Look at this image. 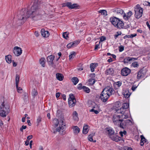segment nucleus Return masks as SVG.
Returning <instances> with one entry per match:
<instances>
[{
    "instance_id": "f257e3e1",
    "label": "nucleus",
    "mask_w": 150,
    "mask_h": 150,
    "mask_svg": "<svg viewBox=\"0 0 150 150\" xmlns=\"http://www.w3.org/2000/svg\"><path fill=\"white\" fill-rule=\"evenodd\" d=\"M39 5L38 0H35L31 9L28 11L25 8L22 9L18 16L17 25L19 26L23 24L28 18L30 17L35 20H38V17L39 14Z\"/></svg>"
},
{
    "instance_id": "f03ea898",
    "label": "nucleus",
    "mask_w": 150,
    "mask_h": 150,
    "mask_svg": "<svg viewBox=\"0 0 150 150\" xmlns=\"http://www.w3.org/2000/svg\"><path fill=\"white\" fill-rule=\"evenodd\" d=\"M115 91L113 88L110 87L105 88L101 93L100 98L104 102H106L110 96L115 93Z\"/></svg>"
},
{
    "instance_id": "7ed1b4c3",
    "label": "nucleus",
    "mask_w": 150,
    "mask_h": 150,
    "mask_svg": "<svg viewBox=\"0 0 150 150\" xmlns=\"http://www.w3.org/2000/svg\"><path fill=\"white\" fill-rule=\"evenodd\" d=\"M10 106L4 101L0 102V116L5 117L10 112Z\"/></svg>"
},
{
    "instance_id": "20e7f679",
    "label": "nucleus",
    "mask_w": 150,
    "mask_h": 150,
    "mask_svg": "<svg viewBox=\"0 0 150 150\" xmlns=\"http://www.w3.org/2000/svg\"><path fill=\"white\" fill-rule=\"evenodd\" d=\"M110 21L113 25L118 28L121 29L123 27V23L118 18L115 17H112L110 18Z\"/></svg>"
},
{
    "instance_id": "39448f33",
    "label": "nucleus",
    "mask_w": 150,
    "mask_h": 150,
    "mask_svg": "<svg viewBox=\"0 0 150 150\" xmlns=\"http://www.w3.org/2000/svg\"><path fill=\"white\" fill-rule=\"evenodd\" d=\"M134 8L135 17L137 19L140 18L142 16L143 9L138 4H137Z\"/></svg>"
},
{
    "instance_id": "423d86ee",
    "label": "nucleus",
    "mask_w": 150,
    "mask_h": 150,
    "mask_svg": "<svg viewBox=\"0 0 150 150\" xmlns=\"http://www.w3.org/2000/svg\"><path fill=\"white\" fill-rule=\"evenodd\" d=\"M66 124L64 122L63 120H61L60 121L59 126L57 128L56 130L57 132H59L62 135L64 134L65 132V127Z\"/></svg>"
},
{
    "instance_id": "0eeeda50",
    "label": "nucleus",
    "mask_w": 150,
    "mask_h": 150,
    "mask_svg": "<svg viewBox=\"0 0 150 150\" xmlns=\"http://www.w3.org/2000/svg\"><path fill=\"white\" fill-rule=\"evenodd\" d=\"M76 100L73 94H69V97L68 99V104L70 107L74 106L76 104Z\"/></svg>"
},
{
    "instance_id": "6e6552de",
    "label": "nucleus",
    "mask_w": 150,
    "mask_h": 150,
    "mask_svg": "<svg viewBox=\"0 0 150 150\" xmlns=\"http://www.w3.org/2000/svg\"><path fill=\"white\" fill-rule=\"evenodd\" d=\"M63 6H67L70 9H72L74 8H79V6L76 4H72L70 2H67L63 3L62 4Z\"/></svg>"
},
{
    "instance_id": "1a4fd4ad",
    "label": "nucleus",
    "mask_w": 150,
    "mask_h": 150,
    "mask_svg": "<svg viewBox=\"0 0 150 150\" xmlns=\"http://www.w3.org/2000/svg\"><path fill=\"white\" fill-rule=\"evenodd\" d=\"M120 115H113L112 120L115 125H119L120 122H122L123 120L121 119Z\"/></svg>"
},
{
    "instance_id": "9d476101",
    "label": "nucleus",
    "mask_w": 150,
    "mask_h": 150,
    "mask_svg": "<svg viewBox=\"0 0 150 150\" xmlns=\"http://www.w3.org/2000/svg\"><path fill=\"white\" fill-rule=\"evenodd\" d=\"M13 52L16 56H18L22 54V50L20 47L15 46L13 48Z\"/></svg>"
},
{
    "instance_id": "9b49d317",
    "label": "nucleus",
    "mask_w": 150,
    "mask_h": 150,
    "mask_svg": "<svg viewBox=\"0 0 150 150\" xmlns=\"http://www.w3.org/2000/svg\"><path fill=\"white\" fill-rule=\"evenodd\" d=\"M131 72V70L127 67L122 69L121 71V74L123 76H126Z\"/></svg>"
},
{
    "instance_id": "f8f14e48",
    "label": "nucleus",
    "mask_w": 150,
    "mask_h": 150,
    "mask_svg": "<svg viewBox=\"0 0 150 150\" xmlns=\"http://www.w3.org/2000/svg\"><path fill=\"white\" fill-rule=\"evenodd\" d=\"M145 71L143 69L140 70L138 72L137 78L139 79L144 77L145 74Z\"/></svg>"
},
{
    "instance_id": "ddd939ff",
    "label": "nucleus",
    "mask_w": 150,
    "mask_h": 150,
    "mask_svg": "<svg viewBox=\"0 0 150 150\" xmlns=\"http://www.w3.org/2000/svg\"><path fill=\"white\" fill-rule=\"evenodd\" d=\"M106 132L108 134V135L110 137L111 136L115 134L114 130L111 127H109L106 128Z\"/></svg>"
},
{
    "instance_id": "4468645a",
    "label": "nucleus",
    "mask_w": 150,
    "mask_h": 150,
    "mask_svg": "<svg viewBox=\"0 0 150 150\" xmlns=\"http://www.w3.org/2000/svg\"><path fill=\"white\" fill-rule=\"evenodd\" d=\"M137 59V58L134 57H126L124 59L123 62L125 63L130 62H131L136 60Z\"/></svg>"
},
{
    "instance_id": "2eb2a0df",
    "label": "nucleus",
    "mask_w": 150,
    "mask_h": 150,
    "mask_svg": "<svg viewBox=\"0 0 150 150\" xmlns=\"http://www.w3.org/2000/svg\"><path fill=\"white\" fill-rule=\"evenodd\" d=\"M54 56L53 55H50L47 57V60L49 65H52L53 64V60Z\"/></svg>"
},
{
    "instance_id": "dca6fc26",
    "label": "nucleus",
    "mask_w": 150,
    "mask_h": 150,
    "mask_svg": "<svg viewBox=\"0 0 150 150\" xmlns=\"http://www.w3.org/2000/svg\"><path fill=\"white\" fill-rule=\"evenodd\" d=\"M41 33L42 36L45 38H47L49 37L50 34L48 31L45 30L44 29H42L41 30Z\"/></svg>"
},
{
    "instance_id": "f3484780",
    "label": "nucleus",
    "mask_w": 150,
    "mask_h": 150,
    "mask_svg": "<svg viewBox=\"0 0 150 150\" xmlns=\"http://www.w3.org/2000/svg\"><path fill=\"white\" fill-rule=\"evenodd\" d=\"M110 138L113 141L116 142L120 141L121 138L118 136L116 134H114V135L111 136Z\"/></svg>"
},
{
    "instance_id": "a211bd4d",
    "label": "nucleus",
    "mask_w": 150,
    "mask_h": 150,
    "mask_svg": "<svg viewBox=\"0 0 150 150\" xmlns=\"http://www.w3.org/2000/svg\"><path fill=\"white\" fill-rule=\"evenodd\" d=\"M114 73V70L112 68H109L107 69L105 71V74L106 75H112Z\"/></svg>"
},
{
    "instance_id": "6ab92c4d",
    "label": "nucleus",
    "mask_w": 150,
    "mask_h": 150,
    "mask_svg": "<svg viewBox=\"0 0 150 150\" xmlns=\"http://www.w3.org/2000/svg\"><path fill=\"white\" fill-rule=\"evenodd\" d=\"M72 129H73V132L75 134H77L80 132V129L77 126H73Z\"/></svg>"
},
{
    "instance_id": "aec40b11",
    "label": "nucleus",
    "mask_w": 150,
    "mask_h": 150,
    "mask_svg": "<svg viewBox=\"0 0 150 150\" xmlns=\"http://www.w3.org/2000/svg\"><path fill=\"white\" fill-rule=\"evenodd\" d=\"M132 13L131 11H129L127 13V15H126L125 14L123 15L124 18L126 20H128L132 15Z\"/></svg>"
},
{
    "instance_id": "412c9836",
    "label": "nucleus",
    "mask_w": 150,
    "mask_h": 150,
    "mask_svg": "<svg viewBox=\"0 0 150 150\" xmlns=\"http://www.w3.org/2000/svg\"><path fill=\"white\" fill-rule=\"evenodd\" d=\"M98 63H91L90 65L91 70L92 72H93L94 71V69L95 67L98 66Z\"/></svg>"
},
{
    "instance_id": "4be33fe9",
    "label": "nucleus",
    "mask_w": 150,
    "mask_h": 150,
    "mask_svg": "<svg viewBox=\"0 0 150 150\" xmlns=\"http://www.w3.org/2000/svg\"><path fill=\"white\" fill-rule=\"evenodd\" d=\"M124 97L126 98H128L130 96L131 93H130L128 90H126L123 93Z\"/></svg>"
},
{
    "instance_id": "5701e85b",
    "label": "nucleus",
    "mask_w": 150,
    "mask_h": 150,
    "mask_svg": "<svg viewBox=\"0 0 150 150\" xmlns=\"http://www.w3.org/2000/svg\"><path fill=\"white\" fill-rule=\"evenodd\" d=\"M114 10L115 11L117 14L122 15L124 13V11L120 8H116Z\"/></svg>"
},
{
    "instance_id": "b1692460",
    "label": "nucleus",
    "mask_w": 150,
    "mask_h": 150,
    "mask_svg": "<svg viewBox=\"0 0 150 150\" xmlns=\"http://www.w3.org/2000/svg\"><path fill=\"white\" fill-rule=\"evenodd\" d=\"M89 129L88 128V125H85L84 126L83 130V133L84 134H86L87 133Z\"/></svg>"
},
{
    "instance_id": "393cba45",
    "label": "nucleus",
    "mask_w": 150,
    "mask_h": 150,
    "mask_svg": "<svg viewBox=\"0 0 150 150\" xmlns=\"http://www.w3.org/2000/svg\"><path fill=\"white\" fill-rule=\"evenodd\" d=\"M140 138H141V140H140V144L141 146H143L144 143L146 142V140L145 138V137H144V136L142 135H141L140 136Z\"/></svg>"
},
{
    "instance_id": "a878e982",
    "label": "nucleus",
    "mask_w": 150,
    "mask_h": 150,
    "mask_svg": "<svg viewBox=\"0 0 150 150\" xmlns=\"http://www.w3.org/2000/svg\"><path fill=\"white\" fill-rule=\"evenodd\" d=\"M5 59L6 62L9 64L11 63V55H8L5 57Z\"/></svg>"
},
{
    "instance_id": "bb28decb",
    "label": "nucleus",
    "mask_w": 150,
    "mask_h": 150,
    "mask_svg": "<svg viewBox=\"0 0 150 150\" xmlns=\"http://www.w3.org/2000/svg\"><path fill=\"white\" fill-rule=\"evenodd\" d=\"M56 76L57 79L60 81L62 80L64 78L63 75L59 73L57 74Z\"/></svg>"
},
{
    "instance_id": "cd10ccee",
    "label": "nucleus",
    "mask_w": 150,
    "mask_h": 150,
    "mask_svg": "<svg viewBox=\"0 0 150 150\" xmlns=\"http://www.w3.org/2000/svg\"><path fill=\"white\" fill-rule=\"evenodd\" d=\"M115 111H116V112L117 113H121V114H125V112L126 111V110H123V108H121L120 109H115Z\"/></svg>"
},
{
    "instance_id": "c85d7f7f",
    "label": "nucleus",
    "mask_w": 150,
    "mask_h": 150,
    "mask_svg": "<svg viewBox=\"0 0 150 150\" xmlns=\"http://www.w3.org/2000/svg\"><path fill=\"white\" fill-rule=\"evenodd\" d=\"M98 12L101 13V15L104 16H106L108 15L107 11L105 10H101L98 11Z\"/></svg>"
},
{
    "instance_id": "c756f323",
    "label": "nucleus",
    "mask_w": 150,
    "mask_h": 150,
    "mask_svg": "<svg viewBox=\"0 0 150 150\" xmlns=\"http://www.w3.org/2000/svg\"><path fill=\"white\" fill-rule=\"evenodd\" d=\"M45 59L44 58H41L40 60V63L43 67L45 66Z\"/></svg>"
},
{
    "instance_id": "7c9ffc66",
    "label": "nucleus",
    "mask_w": 150,
    "mask_h": 150,
    "mask_svg": "<svg viewBox=\"0 0 150 150\" xmlns=\"http://www.w3.org/2000/svg\"><path fill=\"white\" fill-rule=\"evenodd\" d=\"M129 107V104L128 103H124L123 104V105L121 107L123 108V110H125L128 108Z\"/></svg>"
},
{
    "instance_id": "2f4dec72",
    "label": "nucleus",
    "mask_w": 150,
    "mask_h": 150,
    "mask_svg": "<svg viewBox=\"0 0 150 150\" xmlns=\"http://www.w3.org/2000/svg\"><path fill=\"white\" fill-rule=\"evenodd\" d=\"M71 81L75 85L78 83L79 79L77 78L74 77L72 79Z\"/></svg>"
},
{
    "instance_id": "473e14b6",
    "label": "nucleus",
    "mask_w": 150,
    "mask_h": 150,
    "mask_svg": "<svg viewBox=\"0 0 150 150\" xmlns=\"http://www.w3.org/2000/svg\"><path fill=\"white\" fill-rule=\"evenodd\" d=\"M23 100H24V101L25 102H27L28 100V95L26 93H24L23 95Z\"/></svg>"
},
{
    "instance_id": "72a5a7b5",
    "label": "nucleus",
    "mask_w": 150,
    "mask_h": 150,
    "mask_svg": "<svg viewBox=\"0 0 150 150\" xmlns=\"http://www.w3.org/2000/svg\"><path fill=\"white\" fill-rule=\"evenodd\" d=\"M20 77L17 74L16 75V86L17 87L18 85V83L19 81Z\"/></svg>"
},
{
    "instance_id": "f704fd0d",
    "label": "nucleus",
    "mask_w": 150,
    "mask_h": 150,
    "mask_svg": "<svg viewBox=\"0 0 150 150\" xmlns=\"http://www.w3.org/2000/svg\"><path fill=\"white\" fill-rule=\"evenodd\" d=\"M84 91L87 93H89L90 92V89L88 87L85 86H83V89Z\"/></svg>"
},
{
    "instance_id": "c9c22d12",
    "label": "nucleus",
    "mask_w": 150,
    "mask_h": 150,
    "mask_svg": "<svg viewBox=\"0 0 150 150\" xmlns=\"http://www.w3.org/2000/svg\"><path fill=\"white\" fill-rule=\"evenodd\" d=\"M73 117L74 120H77L78 119V113L76 112V111H74L73 112Z\"/></svg>"
},
{
    "instance_id": "e433bc0d",
    "label": "nucleus",
    "mask_w": 150,
    "mask_h": 150,
    "mask_svg": "<svg viewBox=\"0 0 150 150\" xmlns=\"http://www.w3.org/2000/svg\"><path fill=\"white\" fill-rule=\"evenodd\" d=\"M38 94V92L37 91L34 89L32 92V96H33V97H34L35 96H37Z\"/></svg>"
},
{
    "instance_id": "4c0bfd02",
    "label": "nucleus",
    "mask_w": 150,
    "mask_h": 150,
    "mask_svg": "<svg viewBox=\"0 0 150 150\" xmlns=\"http://www.w3.org/2000/svg\"><path fill=\"white\" fill-rule=\"evenodd\" d=\"M96 80L94 79H90L88 80V82L90 84L93 85L94 84Z\"/></svg>"
},
{
    "instance_id": "58836bf2",
    "label": "nucleus",
    "mask_w": 150,
    "mask_h": 150,
    "mask_svg": "<svg viewBox=\"0 0 150 150\" xmlns=\"http://www.w3.org/2000/svg\"><path fill=\"white\" fill-rule=\"evenodd\" d=\"M68 35L69 33H67V32H64L63 34V38L67 40L68 38Z\"/></svg>"
},
{
    "instance_id": "ea45409f",
    "label": "nucleus",
    "mask_w": 150,
    "mask_h": 150,
    "mask_svg": "<svg viewBox=\"0 0 150 150\" xmlns=\"http://www.w3.org/2000/svg\"><path fill=\"white\" fill-rule=\"evenodd\" d=\"M119 126L121 128L124 129L125 127V125H124V123H122V122H120V123H119V125H117Z\"/></svg>"
},
{
    "instance_id": "a19ab883",
    "label": "nucleus",
    "mask_w": 150,
    "mask_h": 150,
    "mask_svg": "<svg viewBox=\"0 0 150 150\" xmlns=\"http://www.w3.org/2000/svg\"><path fill=\"white\" fill-rule=\"evenodd\" d=\"M80 42L79 41H75L71 42L73 47H74L77 45Z\"/></svg>"
},
{
    "instance_id": "79ce46f5",
    "label": "nucleus",
    "mask_w": 150,
    "mask_h": 150,
    "mask_svg": "<svg viewBox=\"0 0 150 150\" xmlns=\"http://www.w3.org/2000/svg\"><path fill=\"white\" fill-rule=\"evenodd\" d=\"M100 41L99 42H103L106 40V38L105 37L102 36L100 37Z\"/></svg>"
},
{
    "instance_id": "37998d69",
    "label": "nucleus",
    "mask_w": 150,
    "mask_h": 150,
    "mask_svg": "<svg viewBox=\"0 0 150 150\" xmlns=\"http://www.w3.org/2000/svg\"><path fill=\"white\" fill-rule=\"evenodd\" d=\"M90 112H94L96 114H98L99 113V112L98 111L95 110L93 108L89 110Z\"/></svg>"
},
{
    "instance_id": "c03bdc74",
    "label": "nucleus",
    "mask_w": 150,
    "mask_h": 150,
    "mask_svg": "<svg viewBox=\"0 0 150 150\" xmlns=\"http://www.w3.org/2000/svg\"><path fill=\"white\" fill-rule=\"evenodd\" d=\"M93 135H92L91 134H90L88 136V139L91 142H92L93 141Z\"/></svg>"
},
{
    "instance_id": "a18cd8bd",
    "label": "nucleus",
    "mask_w": 150,
    "mask_h": 150,
    "mask_svg": "<svg viewBox=\"0 0 150 150\" xmlns=\"http://www.w3.org/2000/svg\"><path fill=\"white\" fill-rule=\"evenodd\" d=\"M123 115H120V116L122 118H123L124 119H127L128 118V116L127 115H125V114H122Z\"/></svg>"
},
{
    "instance_id": "49530a36",
    "label": "nucleus",
    "mask_w": 150,
    "mask_h": 150,
    "mask_svg": "<svg viewBox=\"0 0 150 150\" xmlns=\"http://www.w3.org/2000/svg\"><path fill=\"white\" fill-rule=\"evenodd\" d=\"M75 52H74V53L71 54L69 55V58L70 59L74 58L75 55Z\"/></svg>"
},
{
    "instance_id": "de8ad7c7",
    "label": "nucleus",
    "mask_w": 150,
    "mask_h": 150,
    "mask_svg": "<svg viewBox=\"0 0 150 150\" xmlns=\"http://www.w3.org/2000/svg\"><path fill=\"white\" fill-rule=\"evenodd\" d=\"M115 85L118 87H119L121 86L122 83L120 81H117L115 83Z\"/></svg>"
},
{
    "instance_id": "09e8293b",
    "label": "nucleus",
    "mask_w": 150,
    "mask_h": 150,
    "mask_svg": "<svg viewBox=\"0 0 150 150\" xmlns=\"http://www.w3.org/2000/svg\"><path fill=\"white\" fill-rule=\"evenodd\" d=\"M125 125L129 124L131 125L132 122L131 120H125Z\"/></svg>"
},
{
    "instance_id": "8fccbe9b",
    "label": "nucleus",
    "mask_w": 150,
    "mask_h": 150,
    "mask_svg": "<svg viewBox=\"0 0 150 150\" xmlns=\"http://www.w3.org/2000/svg\"><path fill=\"white\" fill-rule=\"evenodd\" d=\"M83 86L82 84L79 83L78 85L77 88L79 90H81L83 89Z\"/></svg>"
},
{
    "instance_id": "3c124183",
    "label": "nucleus",
    "mask_w": 150,
    "mask_h": 150,
    "mask_svg": "<svg viewBox=\"0 0 150 150\" xmlns=\"http://www.w3.org/2000/svg\"><path fill=\"white\" fill-rule=\"evenodd\" d=\"M54 121L56 122V123L55 124V127H57L59 123L58 120L57 119H55Z\"/></svg>"
},
{
    "instance_id": "603ef678",
    "label": "nucleus",
    "mask_w": 150,
    "mask_h": 150,
    "mask_svg": "<svg viewBox=\"0 0 150 150\" xmlns=\"http://www.w3.org/2000/svg\"><path fill=\"white\" fill-rule=\"evenodd\" d=\"M132 65L134 67H137L138 66V64H137V62H133L132 63Z\"/></svg>"
},
{
    "instance_id": "864d4df0",
    "label": "nucleus",
    "mask_w": 150,
    "mask_h": 150,
    "mask_svg": "<svg viewBox=\"0 0 150 150\" xmlns=\"http://www.w3.org/2000/svg\"><path fill=\"white\" fill-rule=\"evenodd\" d=\"M16 87L17 88L18 92L19 93H21V91L22 90V89L21 87H18V86Z\"/></svg>"
},
{
    "instance_id": "5fc2aeb1",
    "label": "nucleus",
    "mask_w": 150,
    "mask_h": 150,
    "mask_svg": "<svg viewBox=\"0 0 150 150\" xmlns=\"http://www.w3.org/2000/svg\"><path fill=\"white\" fill-rule=\"evenodd\" d=\"M27 127L26 126H24L23 125L21 127L20 129V130L21 132H23V129H26Z\"/></svg>"
},
{
    "instance_id": "6e6d98bb",
    "label": "nucleus",
    "mask_w": 150,
    "mask_h": 150,
    "mask_svg": "<svg viewBox=\"0 0 150 150\" xmlns=\"http://www.w3.org/2000/svg\"><path fill=\"white\" fill-rule=\"evenodd\" d=\"M41 118L40 116H38L37 119V122L38 123V125L40 123V122L41 121Z\"/></svg>"
},
{
    "instance_id": "4d7b16f0",
    "label": "nucleus",
    "mask_w": 150,
    "mask_h": 150,
    "mask_svg": "<svg viewBox=\"0 0 150 150\" xmlns=\"http://www.w3.org/2000/svg\"><path fill=\"white\" fill-rule=\"evenodd\" d=\"M100 43V42H99L98 44H97L95 45V50H97L98 48L99 47V45Z\"/></svg>"
},
{
    "instance_id": "13d9d810",
    "label": "nucleus",
    "mask_w": 150,
    "mask_h": 150,
    "mask_svg": "<svg viewBox=\"0 0 150 150\" xmlns=\"http://www.w3.org/2000/svg\"><path fill=\"white\" fill-rule=\"evenodd\" d=\"M72 43L71 42L69 43L67 45V47L68 48H70L71 47H73L72 45Z\"/></svg>"
},
{
    "instance_id": "bf43d9fd",
    "label": "nucleus",
    "mask_w": 150,
    "mask_h": 150,
    "mask_svg": "<svg viewBox=\"0 0 150 150\" xmlns=\"http://www.w3.org/2000/svg\"><path fill=\"white\" fill-rule=\"evenodd\" d=\"M124 50V47L123 46H120L119 47V51L121 52Z\"/></svg>"
},
{
    "instance_id": "052dcab7",
    "label": "nucleus",
    "mask_w": 150,
    "mask_h": 150,
    "mask_svg": "<svg viewBox=\"0 0 150 150\" xmlns=\"http://www.w3.org/2000/svg\"><path fill=\"white\" fill-rule=\"evenodd\" d=\"M121 32L120 31L119 32V34H116L114 35V38L115 39H116L118 37L119 35H120L121 34Z\"/></svg>"
},
{
    "instance_id": "680f3d73",
    "label": "nucleus",
    "mask_w": 150,
    "mask_h": 150,
    "mask_svg": "<svg viewBox=\"0 0 150 150\" xmlns=\"http://www.w3.org/2000/svg\"><path fill=\"white\" fill-rule=\"evenodd\" d=\"M33 137V136L32 135H29L27 137V140L29 141Z\"/></svg>"
},
{
    "instance_id": "e2e57ef3",
    "label": "nucleus",
    "mask_w": 150,
    "mask_h": 150,
    "mask_svg": "<svg viewBox=\"0 0 150 150\" xmlns=\"http://www.w3.org/2000/svg\"><path fill=\"white\" fill-rule=\"evenodd\" d=\"M137 34H131L130 35V38H133L134 37H135L137 36Z\"/></svg>"
},
{
    "instance_id": "0e129e2a",
    "label": "nucleus",
    "mask_w": 150,
    "mask_h": 150,
    "mask_svg": "<svg viewBox=\"0 0 150 150\" xmlns=\"http://www.w3.org/2000/svg\"><path fill=\"white\" fill-rule=\"evenodd\" d=\"M60 93H59V92L56 93V97L57 98H58L60 96Z\"/></svg>"
},
{
    "instance_id": "69168bd1",
    "label": "nucleus",
    "mask_w": 150,
    "mask_h": 150,
    "mask_svg": "<svg viewBox=\"0 0 150 150\" xmlns=\"http://www.w3.org/2000/svg\"><path fill=\"white\" fill-rule=\"evenodd\" d=\"M33 141L32 140H31L30 141L29 143L30 147V149L32 148V144L33 143Z\"/></svg>"
},
{
    "instance_id": "338daca9",
    "label": "nucleus",
    "mask_w": 150,
    "mask_h": 150,
    "mask_svg": "<svg viewBox=\"0 0 150 150\" xmlns=\"http://www.w3.org/2000/svg\"><path fill=\"white\" fill-rule=\"evenodd\" d=\"M35 35L36 37H38L39 35V34L38 32L35 31Z\"/></svg>"
},
{
    "instance_id": "774afa93",
    "label": "nucleus",
    "mask_w": 150,
    "mask_h": 150,
    "mask_svg": "<svg viewBox=\"0 0 150 150\" xmlns=\"http://www.w3.org/2000/svg\"><path fill=\"white\" fill-rule=\"evenodd\" d=\"M145 5L150 6V3L149 2H146L145 3Z\"/></svg>"
}]
</instances>
